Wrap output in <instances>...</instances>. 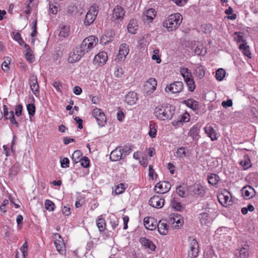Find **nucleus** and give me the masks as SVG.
Instances as JSON below:
<instances>
[{
    "label": "nucleus",
    "instance_id": "2f4dec72",
    "mask_svg": "<svg viewBox=\"0 0 258 258\" xmlns=\"http://www.w3.org/2000/svg\"><path fill=\"white\" fill-rule=\"evenodd\" d=\"M70 31V27L67 25H63L60 27V30L59 33V36L65 38L69 35Z\"/></svg>",
    "mask_w": 258,
    "mask_h": 258
},
{
    "label": "nucleus",
    "instance_id": "680f3d73",
    "mask_svg": "<svg viewBox=\"0 0 258 258\" xmlns=\"http://www.w3.org/2000/svg\"><path fill=\"white\" fill-rule=\"evenodd\" d=\"M121 150L122 151V155L124 154V156L128 155L131 152V149L130 147L125 146L123 148H121Z\"/></svg>",
    "mask_w": 258,
    "mask_h": 258
},
{
    "label": "nucleus",
    "instance_id": "b1692460",
    "mask_svg": "<svg viewBox=\"0 0 258 258\" xmlns=\"http://www.w3.org/2000/svg\"><path fill=\"white\" fill-rule=\"evenodd\" d=\"M156 12L154 9H148L145 14L143 16V20L144 21L151 22L156 17Z\"/></svg>",
    "mask_w": 258,
    "mask_h": 258
},
{
    "label": "nucleus",
    "instance_id": "3c124183",
    "mask_svg": "<svg viewBox=\"0 0 258 258\" xmlns=\"http://www.w3.org/2000/svg\"><path fill=\"white\" fill-rule=\"evenodd\" d=\"M219 201L221 204H227L228 202H230V200L228 196H225L223 194H221L219 197Z\"/></svg>",
    "mask_w": 258,
    "mask_h": 258
},
{
    "label": "nucleus",
    "instance_id": "69168bd1",
    "mask_svg": "<svg viewBox=\"0 0 258 258\" xmlns=\"http://www.w3.org/2000/svg\"><path fill=\"white\" fill-rule=\"evenodd\" d=\"M74 120H75V121L76 122V123L77 124H78V127L79 128V129H82L83 128V125H82V123H83V120L80 118L78 116H76L75 118H74Z\"/></svg>",
    "mask_w": 258,
    "mask_h": 258
},
{
    "label": "nucleus",
    "instance_id": "7ed1b4c3",
    "mask_svg": "<svg viewBox=\"0 0 258 258\" xmlns=\"http://www.w3.org/2000/svg\"><path fill=\"white\" fill-rule=\"evenodd\" d=\"M180 73L184 78L188 87V90L192 92L195 89L196 85L191 72L187 68H182L180 69Z\"/></svg>",
    "mask_w": 258,
    "mask_h": 258
},
{
    "label": "nucleus",
    "instance_id": "4be33fe9",
    "mask_svg": "<svg viewBox=\"0 0 258 258\" xmlns=\"http://www.w3.org/2000/svg\"><path fill=\"white\" fill-rule=\"evenodd\" d=\"M137 100V94L134 92H130L125 96V102L130 105L135 104Z\"/></svg>",
    "mask_w": 258,
    "mask_h": 258
},
{
    "label": "nucleus",
    "instance_id": "5fc2aeb1",
    "mask_svg": "<svg viewBox=\"0 0 258 258\" xmlns=\"http://www.w3.org/2000/svg\"><path fill=\"white\" fill-rule=\"evenodd\" d=\"M9 119H10V121L12 123L15 124L17 127L19 126L18 123L15 119L14 112L13 111H10V116L9 117Z\"/></svg>",
    "mask_w": 258,
    "mask_h": 258
},
{
    "label": "nucleus",
    "instance_id": "864d4df0",
    "mask_svg": "<svg viewBox=\"0 0 258 258\" xmlns=\"http://www.w3.org/2000/svg\"><path fill=\"white\" fill-rule=\"evenodd\" d=\"M78 9L77 7L73 5H71L68 7V13L72 15L74 14L76 15Z\"/></svg>",
    "mask_w": 258,
    "mask_h": 258
},
{
    "label": "nucleus",
    "instance_id": "f704fd0d",
    "mask_svg": "<svg viewBox=\"0 0 258 258\" xmlns=\"http://www.w3.org/2000/svg\"><path fill=\"white\" fill-rule=\"evenodd\" d=\"M239 49L242 51L244 55L248 58H251V53L249 50V47L246 43H242L239 45Z\"/></svg>",
    "mask_w": 258,
    "mask_h": 258
},
{
    "label": "nucleus",
    "instance_id": "0e129e2a",
    "mask_svg": "<svg viewBox=\"0 0 258 258\" xmlns=\"http://www.w3.org/2000/svg\"><path fill=\"white\" fill-rule=\"evenodd\" d=\"M232 105V101L231 99H228L227 101H223L222 102V106L224 108L231 107Z\"/></svg>",
    "mask_w": 258,
    "mask_h": 258
},
{
    "label": "nucleus",
    "instance_id": "bf43d9fd",
    "mask_svg": "<svg viewBox=\"0 0 258 258\" xmlns=\"http://www.w3.org/2000/svg\"><path fill=\"white\" fill-rule=\"evenodd\" d=\"M23 107L21 104H19L17 105L15 107V114L17 116H19L21 115L22 112Z\"/></svg>",
    "mask_w": 258,
    "mask_h": 258
},
{
    "label": "nucleus",
    "instance_id": "79ce46f5",
    "mask_svg": "<svg viewBox=\"0 0 258 258\" xmlns=\"http://www.w3.org/2000/svg\"><path fill=\"white\" fill-rule=\"evenodd\" d=\"M45 207L47 210L53 211L54 210V204L49 200H46L45 202Z\"/></svg>",
    "mask_w": 258,
    "mask_h": 258
},
{
    "label": "nucleus",
    "instance_id": "4c0bfd02",
    "mask_svg": "<svg viewBox=\"0 0 258 258\" xmlns=\"http://www.w3.org/2000/svg\"><path fill=\"white\" fill-rule=\"evenodd\" d=\"M209 183L212 185H216L219 180V177L216 174L212 173L208 177Z\"/></svg>",
    "mask_w": 258,
    "mask_h": 258
},
{
    "label": "nucleus",
    "instance_id": "0eeeda50",
    "mask_svg": "<svg viewBox=\"0 0 258 258\" xmlns=\"http://www.w3.org/2000/svg\"><path fill=\"white\" fill-rule=\"evenodd\" d=\"M92 115L96 119L98 125L100 127L105 126L106 123V117L102 110L98 108L93 110Z\"/></svg>",
    "mask_w": 258,
    "mask_h": 258
},
{
    "label": "nucleus",
    "instance_id": "37998d69",
    "mask_svg": "<svg viewBox=\"0 0 258 258\" xmlns=\"http://www.w3.org/2000/svg\"><path fill=\"white\" fill-rule=\"evenodd\" d=\"M5 60L3 62L2 64V69L4 72H7L9 70V64L10 63L11 58L9 57H7L5 58Z\"/></svg>",
    "mask_w": 258,
    "mask_h": 258
},
{
    "label": "nucleus",
    "instance_id": "5701e85b",
    "mask_svg": "<svg viewBox=\"0 0 258 258\" xmlns=\"http://www.w3.org/2000/svg\"><path fill=\"white\" fill-rule=\"evenodd\" d=\"M140 241L142 246L152 251H155L156 247L151 240L146 237H141Z\"/></svg>",
    "mask_w": 258,
    "mask_h": 258
},
{
    "label": "nucleus",
    "instance_id": "a19ab883",
    "mask_svg": "<svg viewBox=\"0 0 258 258\" xmlns=\"http://www.w3.org/2000/svg\"><path fill=\"white\" fill-rule=\"evenodd\" d=\"M200 222L202 224L207 225L210 223L209 216L207 213H202L201 214Z\"/></svg>",
    "mask_w": 258,
    "mask_h": 258
},
{
    "label": "nucleus",
    "instance_id": "6ab92c4d",
    "mask_svg": "<svg viewBox=\"0 0 258 258\" xmlns=\"http://www.w3.org/2000/svg\"><path fill=\"white\" fill-rule=\"evenodd\" d=\"M144 224L146 228L150 230H154L157 227V222L153 218L145 217Z\"/></svg>",
    "mask_w": 258,
    "mask_h": 258
},
{
    "label": "nucleus",
    "instance_id": "58836bf2",
    "mask_svg": "<svg viewBox=\"0 0 258 258\" xmlns=\"http://www.w3.org/2000/svg\"><path fill=\"white\" fill-rule=\"evenodd\" d=\"M226 74L225 71L223 69H219L216 72V78L218 81L223 80Z\"/></svg>",
    "mask_w": 258,
    "mask_h": 258
},
{
    "label": "nucleus",
    "instance_id": "423d86ee",
    "mask_svg": "<svg viewBox=\"0 0 258 258\" xmlns=\"http://www.w3.org/2000/svg\"><path fill=\"white\" fill-rule=\"evenodd\" d=\"M124 14V10L121 7L116 6L113 10L111 18V21L115 24L119 23L123 19Z\"/></svg>",
    "mask_w": 258,
    "mask_h": 258
},
{
    "label": "nucleus",
    "instance_id": "473e14b6",
    "mask_svg": "<svg viewBox=\"0 0 258 258\" xmlns=\"http://www.w3.org/2000/svg\"><path fill=\"white\" fill-rule=\"evenodd\" d=\"M199 127L198 125L193 126L189 130L188 136L191 137L193 140H195L199 135Z\"/></svg>",
    "mask_w": 258,
    "mask_h": 258
},
{
    "label": "nucleus",
    "instance_id": "f8f14e48",
    "mask_svg": "<svg viewBox=\"0 0 258 258\" xmlns=\"http://www.w3.org/2000/svg\"><path fill=\"white\" fill-rule=\"evenodd\" d=\"M171 188V184L168 181H162L158 183L155 187V189L159 194L167 192Z\"/></svg>",
    "mask_w": 258,
    "mask_h": 258
},
{
    "label": "nucleus",
    "instance_id": "338daca9",
    "mask_svg": "<svg viewBox=\"0 0 258 258\" xmlns=\"http://www.w3.org/2000/svg\"><path fill=\"white\" fill-rule=\"evenodd\" d=\"M150 125V130L149 132V135L151 138H155L156 136L157 130L154 127L152 128Z\"/></svg>",
    "mask_w": 258,
    "mask_h": 258
},
{
    "label": "nucleus",
    "instance_id": "ea45409f",
    "mask_svg": "<svg viewBox=\"0 0 258 258\" xmlns=\"http://www.w3.org/2000/svg\"><path fill=\"white\" fill-rule=\"evenodd\" d=\"M195 75L199 79H202L205 76V70L201 66H199L197 67L195 70Z\"/></svg>",
    "mask_w": 258,
    "mask_h": 258
},
{
    "label": "nucleus",
    "instance_id": "e433bc0d",
    "mask_svg": "<svg viewBox=\"0 0 258 258\" xmlns=\"http://www.w3.org/2000/svg\"><path fill=\"white\" fill-rule=\"evenodd\" d=\"M96 225L100 232L103 231L106 228L105 220L102 218H99L97 220Z\"/></svg>",
    "mask_w": 258,
    "mask_h": 258
},
{
    "label": "nucleus",
    "instance_id": "20e7f679",
    "mask_svg": "<svg viewBox=\"0 0 258 258\" xmlns=\"http://www.w3.org/2000/svg\"><path fill=\"white\" fill-rule=\"evenodd\" d=\"M98 39L94 36H90L84 39L82 41L80 48L82 51L85 53L90 51L97 44Z\"/></svg>",
    "mask_w": 258,
    "mask_h": 258
},
{
    "label": "nucleus",
    "instance_id": "09e8293b",
    "mask_svg": "<svg viewBox=\"0 0 258 258\" xmlns=\"http://www.w3.org/2000/svg\"><path fill=\"white\" fill-rule=\"evenodd\" d=\"M80 162H81V165L84 168H87L89 166L90 160L86 156L83 157Z\"/></svg>",
    "mask_w": 258,
    "mask_h": 258
},
{
    "label": "nucleus",
    "instance_id": "72a5a7b5",
    "mask_svg": "<svg viewBox=\"0 0 258 258\" xmlns=\"http://www.w3.org/2000/svg\"><path fill=\"white\" fill-rule=\"evenodd\" d=\"M82 156L81 152L79 150L75 151L72 156V160L74 163L76 164L80 161Z\"/></svg>",
    "mask_w": 258,
    "mask_h": 258
},
{
    "label": "nucleus",
    "instance_id": "393cba45",
    "mask_svg": "<svg viewBox=\"0 0 258 258\" xmlns=\"http://www.w3.org/2000/svg\"><path fill=\"white\" fill-rule=\"evenodd\" d=\"M205 133L208 136L210 137L212 141H215L217 139L216 137L217 133L213 127L210 125H207L204 127Z\"/></svg>",
    "mask_w": 258,
    "mask_h": 258
},
{
    "label": "nucleus",
    "instance_id": "13d9d810",
    "mask_svg": "<svg viewBox=\"0 0 258 258\" xmlns=\"http://www.w3.org/2000/svg\"><path fill=\"white\" fill-rule=\"evenodd\" d=\"M52 85L58 92H61L62 85L60 81L54 82L52 84Z\"/></svg>",
    "mask_w": 258,
    "mask_h": 258
},
{
    "label": "nucleus",
    "instance_id": "4468645a",
    "mask_svg": "<svg viewBox=\"0 0 258 258\" xmlns=\"http://www.w3.org/2000/svg\"><path fill=\"white\" fill-rule=\"evenodd\" d=\"M85 53L82 51L81 48H76L73 52L70 53L69 61L71 63H74L79 60Z\"/></svg>",
    "mask_w": 258,
    "mask_h": 258
},
{
    "label": "nucleus",
    "instance_id": "a18cd8bd",
    "mask_svg": "<svg viewBox=\"0 0 258 258\" xmlns=\"http://www.w3.org/2000/svg\"><path fill=\"white\" fill-rule=\"evenodd\" d=\"M37 19H35L32 22V27H31V29L32 30V32L31 34V36L32 37V38H34L35 37L36 35H37Z\"/></svg>",
    "mask_w": 258,
    "mask_h": 258
},
{
    "label": "nucleus",
    "instance_id": "f03ea898",
    "mask_svg": "<svg viewBox=\"0 0 258 258\" xmlns=\"http://www.w3.org/2000/svg\"><path fill=\"white\" fill-rule=\"evenodd\" d=\"M182 21V15L177 13L170 15L167 19L163 22L162 25L164 27L166 28L168 31H172L178 28Z\"/></svg>",
    "mask_w": 258,
    "mask_h": 258
},
{
    "label": "nucleus",
    "instance_id": "f3484780",
    "mask_svg": "<svg viewBox=\"0 0 258 258\" xmlns=\"http://www.w3.org/2000/svg\"><path fill=\"white\" fill-rule=\"evenodd\" d=\"M107 60V53L104 51H102L95 55L93 59V63L94 64L97 63L99 65H102L106 62Z\"/></svg>",
    "mask_w": 258,
    "mask_h": 258
},
{
    "label": "nucleus",
    "instance_id": "a878e982",
    "mask_svg": "<svg viewBox=\"0 0 258 258\" xmlns=\"http://www.w3.org/2000/svg\"><path fill=\"white\" fill-rule=\"evenodd\" d=\"M183 103L187 106L193 110H196L199 109L198 102L194 99H188L183 101Z\"/></svg>",
    "mask_w": 258,
    "mask_h": 258
},
{
    "label": "nucleus",
    "instance_id": "c756f323",
    "mask_svg": "<svg viewBox=\"0 0 258 258\" xmlns=\"http://www.w3.org/2000/svg\"><path fill=\"white\" fill-rule=\"evenodd\" d=\"M192 191L194 194L203 196L205 193L203 186L200 184H195L193 186Z\"/></svg>",
    "mask_w": 258,
    "mask_h": 258
},
{
    "label": "nucleus",
    "instance_id": "603ef678",
    "mask_svg": "<svg viewBox=\"0 0 258 258\" xmlns=\"http://www.w3.org/2000/svg\"><path fill=\"white\" fill-rule=\"evenodd\" d=\"M60 163L62 168H67L69 167L70 161L68 158H60Z\"/></svg>",
    "mask_w": 258,
    "mask_h": 258
},
{
    "label": "nucleus",
    "instance_id": "6e6d98bb",
    "mask_svg": "<svg viewBox=\"0 0 258 258\" xmlns=\"http://www.w3.org/2000/svg\"><path fill=\"white\" fill-rule=\"evenodd\" d=\"M185 190L184 189V188L181 185H179L176 188V192L178 194V195L180 196L181 197L183 198L184 197Z\"/></svg>",
    "mask_w": 258,
    "mask_h": 258
},
{
    "label": "nucleus",
    "instance_id": "9d476101",
    "mask_svg": "<svg viewBox=\"0 0 258 258\" xmlns=\"http://www.w3.org/2000/svg\"><path fill=\"white\" fill-rule=\"evenodd\" d=\"M183 88V84L181 81H176L171 83L169 86H167L165 88L166 92H171L172 93L180 92Z\"/></svg>",
    "mask_w": 258,
    "mask_h": 258
},
{
    "label": "nucleus",
    "instance_id": "8fccbe9b",
    "mask_svg": "<svg viewBox=\"0 0 258 258\" xmlns=\"http://www.w3.org/2000/svg\"><path fill=\"white\" fill-rule=\"evenodd\" d=\"M125 190L124 185L123 183H120L116 186L115 192L117 195L121 194Z\"/></svg>",
    "mask_w": 258,
    "mask_h": 258
},
{
    "label": "nucleus",
    "instance_id": "39448f33",
    "mask_svg": "<svg viewBox=\"0 0 258 258\" xmlns=\"http://www.w3.org/2000/svg\"><path fill=\"white\" fill-rule=\"evenodd\" d=\"M98 13V6L94 4L90 8L88 12L86 15L84 24L85 26H90L95 21Z\"/></svg>",
    "mask_w": 258,
    "mask_h": 258
},
{
    "label": "nucleus",
    "instance_id": "052dcab7",
    "mask_svg": "<svg viewBox=\"0 0 258 258\" xmlns=\"http://www.w3.org/2000/svg\"><path fill=\"white\" fill-rule=\"evenodd\" d=\"M174 3H175L177 6L182 7L185 5L187 0H171Z\"/></svg>",
    "mask_w": 258,
    "mask_h": 258
},
{
    "label": "nucleus",
    "instance_id": "bb28decb",
    "mask_svg": "<svg viewBox=\"0 0 258 258\" xmlns=\"http://www.w3.org/2000/svg\"><path fill=\"white\" fill-rule=\"evenodd\" d=\"M157 226L158 230L161 234L165 235L168 233V226L166 223L160 220L157 225Z\"/></svg>",
    "mask_w": 258,
    "mask_h": 258
},
{
    "label": "nucleus",
    "instance_id": "49530a36",
    "mask_svg": "<svg viewBox=\"0 0 258 258\" xmlns=\"http://www.w3.org/2000/svg\"><path fill=\"white\" fill-rule=\"evenodd\" d=\"M27 109L30 116L34 115L36 108L34 104H28L27 105Z\"/></svg>",
    "mask_w": 258,
    "mask_h": 258
},
{
    "label": "nucleus",
    "instance_id": "c85d7f7f",
    "mask_svg": "<svg viewBox=\"0 0 258 258\" xmlns=\"http://www.w3.org/2000/svg\"><path fill=\"white\" fill-rule=\"evenodd\" d=\"M171 206L173 208L179 211H181L184 209L183 206L181 204L178 199L176 198H174L171 200Z\"/></svg>",
    "mask_w": 258,
    "mask_h": 258
},
{
    "label": "nucleus",
    "instance_id": "c9c22d12",
    "mask_svg": "<svg viewBox=\"0 0 258 258\" xmlns=\"http://www.w3.org/2000/svg\"><path fill=\"white\" fill-rule=\"evenodd\" d=\"M127 30L129 33L131 34H136L137 30V26L136 25V21L133 20L130 21L127 25Z\"/></svg>",
    "mask_w": 258,
    "mask_h": 258
},
{
    "label": "nucleus",
    "instance_id": "de8ad7c7",
    "mask_svg": "<svg viewBox=\"0 0 258 258\" xmlns=\"http://www.w3.org/2000/svg\"><path fill=\"white\" fill-rule=\"evenodd\" d=\"M153 53L154 54L152 56V59L156 60L157 63H160L161 62V59L158 54L159 53V50L155 49L153 51Z\"/></svg>",
    "mask_w": 258,
    "mask_h": 258
},
{
    "label": "nucleus",
    "instance_id": "1a4fd4ad",
    "mask_svg": "<svg viewBox=\"0 0 258 258\" xmlns=\"http://www.w3.org/2000/svg\"><path fill=\"white\" fill-rule=\"evenodd\" d=\"M130 51L128 45L126 43L121 44L119 47V52L116 59L118 61H122L125 60Z\"/></svg>",
    "mask_w": 258,
    "mask_h": 258
},
{
    "label": "nucleus",
    "instance_id": "dca6fc26",
    "mask_svg": "<svg viewBox=\"0 0 258 258\" xmlns=\"http://www.w3.org/2000/svg\"><path fill=\"white\" fill-rule=\"evenodd\" d=\"M30 86L33 93L36 96L39 93V85L37 77L34 74H31L29 79Z\"/></svg>",
    "mask_w": 258,
    "mask_h": 258
},
{
    "label": "nucleus",
    "instance_id": "cd10ccee",
    "mask_svg": "<svg viewBox=\"0 0 258 258\" xmlns=\"http://www.w3.org/2000/svg\"><path fill=\"white\" fill-rule=\"evenodd\" d=\"M248 256V251L247 247H242L235 254L234 258H247Z\"/></svg>",
    "mask_w": 258,
    "mask_h": 258
},
{
    "label": "nucleus",
    "instance_id": "aec40b11",
    "mask_svg": "<svg viewBox=\"0 0 258 258\" xmlns=\"http://www.w3.org/2000/svg\"><path fill=\"white\" fill-rule=\"evenodd\" d=\"M189 115L188 113L180 116L178 117L177 120H175L172 122V125L175 128L181 126L184 122H188L189 121Z\"/></svg>",
    "mask_w": 258,
    "mask_h": 258
},
{
    "label": "nucleus",
    "instance_id": "a211bd4d",
    "mask_svg": "<svg viewBox=\"0 0 258 258\" xmlns=\"http://www.w3.org/2000/svg\"><path fill=\"white\" fill-rule=\"evenodd\" d=\"M242 196L246 199H250L253 198L255 194V190L253 188L249 185H246L241 189Z\"/></svg>",
    "mask_w": 258,
    "mask_h": 258
},
{
    "label": "nucleus",
    "instance_id": "e2e57ef3",
    "mask_svg": "<svg viewBox=\"0 0 258 258\" xmlns=\"http://www.w3.org/2000/svg\"><path fill=\"white\" fill-rule=\"evenodd\" d=\"M4 108V113L3 116L5 117V119H9V117L10 116V112H9L8 108L6 105H3Z\"/></svg>",
    "mask_w": 258,
    "mask_h": 258
},
{
    "label": "nucleus",
    "instance_id": "ddd939ff",
    "mask_svg": "<svg viewBox=\"0 0 258 258\" xmlns=\"http://www.w3.org/2000/svg\"><path fill=\"white\" fill-rule=\"evenodd\" d=\"M114 37V32L112 30H109L105 32L100 39V43L103 45H106L113 41Z\"/></svg>",
    "mask_w": 258,
    "mask_h": 258
},
{
    "label": "nucleus",
    "instance_id": "4d7b16f0",
    "mask_svg": "<svg viewBox=\"0 0 258 258\" xmlns=\"http://www.w3.org/2000/svg\"><path fill=\"white\" fill-rule=\"evenodd\" d=\"M203 46L202 45H198L195 49V53L197 55H204V54H203Z\"/></svg>",
    "mask_w": 258,
    "mask_h": 258
},
{
    "label": "nucleus",
    "instance_id": "9b49d317",
    "mask_svg": "<svg viewBox=\"0 0 258 258\" xmlns=\"http://www.w3.org/2000/svg\"><path fill=\"white\" fill-rule=\"evenodd\" d=\"M165 200L160 196H154L149 201L150 206L156 208H162L164 204Z\"/></svg>",
    "mask_w": 258,
    "mask_h": 258
},
{
    "label": "nucleus",
    "instance_id": "c03bdc74",
    "mask_svg": "<svg viewBox=\"0 0 258 258\" xmlns=\"http://www.w3.org/2000/svg\"><path fill=\"white\" fill-rule=\"evenodd\" d=\"M185 147H181L177 149L176 156L179 158H183L187 156V153L185 151Z\"/></svg>",
    "mask_w": 258,
    "mask_h": 258
},
{
    "label": "nucleus",
    "instance_id": "6e6552de",
    "mask_svg": "<svg viewBox=\"0 0 258 258\" xmlns=\"http://www.w3.org/2000/svg\"><path fill=\"white\" fill-rule=\"evenodd\" d=\"M157 81L155 78H150L144 86V90L147 95H151L156 89Z\"/></svg>",
    "mask_w": 258,
    "mask_h": 258
},
{
    "label": "nucleus",
    "instance_id": "2eb2a0df",
    "mask_svg": "<svg viewBox=\"0 0 258 258\" xmlns=\"http://www.w3.org/2000/svg\"><path fill=\"white\" fill-rule=\"evenodd\" d=\"M199 253V244L195 239L191 240L190 243V250L188 251V255L191 258H195L198 256Z\"/></svg>",
    "mask_w": 258,
    "mask_h": 258
},
{
    "label": "nucleus",
    "instance_id": "774afa93",
    "mask_svg": "<svg viewBox=\"0 0 258 258\" xmlns=\"http://www.w3.org/2000/svg\"><path fill=\"white\" fill-rule=\"evenodd\" d=\"M27 248H28L27 242V241H26L20 248V249H21L22 252L23 253V254L24 256L25 255L26 253H27Z\"/></svg>",
    "mask_w": 258,
    "mask_h": 258
},
{
    "label": "nucleus",
    "instance_id": "7c9ffc66",
    "mask_svg": "<svg viewBox=\"0 0 258 258\" xmlns=\"http://www.w3.org/2000/svg\"><path fill=\"white\" fill-rule=\"evenodd\" d=\"M25 48L26 50V53L25 54V57L26 59L29 62H32L33 60V55L32 54L33 52L28 44H25Z\"/></svg>",
    "mask_w": 258,
    "mask_h": 258
},
{
    "label": "nucleus",
    "instance_id": "f257e3e1",
    "mask_svg": "<svg viewBox=\"0 0 258 258\" xmlns=\"http://www.w3.org/2000/svg\"><path fill=\"white\" fill-rule=\"evenodd\" d=\"M175 107L172 105H164L158 106L155 109V116L161 120L172 118L175 112Z\"/></svg>",
    "mask_w": 258,
    "mask_h": 258
},
{
    "label": "nucleus",
    "instance_id": "412c9836",
    "mask_svg": "<svg viewBox=\"0 0 258 258\" xmlns=\"http://www.w3.org/2000/svg\"><path fill=\"white\" fill-rule=\"evenodd\" d=\"M122 156V151L121 150V147H118L111 152L110 159L111 161H117L120 160Z\"/></svg>",
    "mask_w": 258,
    "mask_h": 258
}]
</instances>
